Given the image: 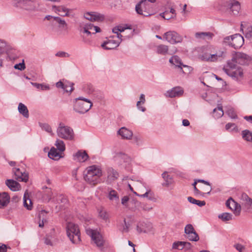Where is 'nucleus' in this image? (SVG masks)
<instances>
[{"instance_id": "obj_30", "label": "nucleus", "mask_w": 252, "mask_h": 252, "mask_svg": "<svg viewBox=\"0 0 252 252\" xmlns=\"http://www.w3.org/2000/svg\"><path fill=\"white\" fill-rule=\"evenodd\" d=\"M54 11L61 16H69V9L63 6H55Z\"/></svg>"}, {"instance_id": "obj_54", "label": "nucleus", "mask_w": 252, "mask_h": 252, "mask_svg": "<svg viewBox=\"0 0 252 252\" xmlns=\"http://www.w3.org/2000/svg\"><path fill=\"white\" fill-rule=\"evenodd\" d=\"M6 43L3 40H0V57L3 54L6 50Z\"/></svg>"}, {"instance_id": "obj_51", "label": "nucleus", "mask_w": 252, "mask_h": 252, "mask_svg": "<svg viewBox=\"0 0 252 252\" xmlns=\"http://www.w3.org/2000/svg\"><path fill=\"white\" fill-rule=\"evenodd\" d=\"M48 212L45 211V210H42L39 213V218L40 220H43V221H45V222H47V214Z\"/></svg>"}, {"instance_id": "obj_55", "label": "nucleus", "mask_w": 252, "mask_h": 252, "mask_svg": "<svg viewBox=\"0 0 252 252\" xmlns=\"http://www.w3.org/2000/svg\"><path fill=\"white\" fill-rule=\"evenodd\" d=\"M247 39L252 40V27L248 28L245 33Z\"/></svg>"}, {"instance_id": "obj_53", "label": "nucleus", "mask_w": 252, "mask_h": 252, "mask_svg": "<svg viewBox=\"0 0 252 252\" xmlns=\"http://www.w3.org/2000/svg\"><path fill=\"white\" fill-rule=\"evenodd\" d=\"M67 202V200L66 198L62 194L59 195L57 198L56 199V203H63L66 204Z\"/></svg>"}, {"instance_id": "obj_22", "label": "nucleus", "mask_w": 252, "mask_h": 252, "mask_svg": "<svg viewBox=\"0 0 252 252\" xmlns=\"http://www.w3.org/2000/svg\"><path fill=\"white\" fill-rule=\"evenodd\" d=\"M160 15L164 19L169 20L174 19L176 16L175 10L173 8H169L168 10H166L160 14Z\"/></svg>"}, {"instance_id": "obj_64", "label": "nucleus", "mask_w": 252, "mask_h": 252, "mask_svg": "<svg viewBox=\"0 0 252 252\" xmlns=\"http://www.w3.org/2000/svg\"><path fill=\"white\" fill-rule=\"evenodd\" d=\"M234 247L239 252H243L245 249V247L240 244H235Z\"/></svg>"}, {"instance_id": "obj_17", "label": "nucleus", "mask_w": 252, "mask_h": 252, "mask_svg": "<svg viewBox=\"0 0 252 252\" xmlns=\"http://www.w3.org/2000/svg\"><path fill=\"white\" fill-rule=\"evenodd\" d=\"M13 172L18 181L24 182H27L28 181L29 174L28 173L21 171L19 168L13 169Z\"/></svg>"}, {"instance_id": "obj_2", "label": "nucleus", "mask_w": 252, "mask_h": 252, "mask_svg": "<svg viewBox=\"0 0 252 252\" xmlns=\"http://www.w3.org/2000/svg\"><path fill=\"white\" fill-rule=\"evenodd\" d=\"M225 52L222 50H216L213 46L207 47L201 56V59L204 61L215 62L224 58Z\"/></svg>"}, {"instance_id": "obj_48", "label": "nucleus", "mask_w": 252, "mask_h": 252, "mask_svg": "<svg viewBox=\"0 0 252 252\" xmlns=\"http://www.w3.org/2000/svg\"><path fill=\"white\" fill-rule=\"evenodd\" d=\"M185 233L187 235L193 234V233H196L193 226L191 224H188L186 225L185 227Z\"/></svg>"}, {"instance_id": "obj_43", "label": "nucleus", "mask_w": 252, "mask_h": 252, "mask_svg": "<svg viewBox=\"0 0 252 252\" xmlns=\"http://www.w3.org/2000/svg\"><path fill=\"white\" fill-rule=\"evenodd\" d=\"M218 217L222 220L226 221L231 220L232 219V215L228 213H223L220 214Z\"/></svg>"}, {"instance_id": "obj_52", "label": "nucleus", "mask_w": 252, "mask_h": 252, "mask_svg": "<svg viewBox=\"0 0 252 252\" xmlns=\"http://www.w3.org/2000/svg\"><path fill=\"white\" fill-rule=\"evenodd\" d=\"M187 235V238L189 241L196 242L199 240V237L196 232L193 233V234H189Z\"/></svg>"}, {"instance_id": "obj_57", "label": "nucleus", "mask_w": 252, "mask_h": 252, "mask_svg": "<svg viewBox=\"0 0 252 252\" xmlns=\"http://www.w3.org/2000/svg\"><path fill=\"white\" fill-rule=\"evenodd\" d=\"M182 241H178L175 242L173 244L172 248L174 249H178L179 250H183V247H182Z\"/></svg>"}, {"instance_id": "obj_59", "label": "nucleus", "mask_w": 252, "mask_h": 252, "mask_svg": "<svg viewBox=\"0 0 252 252\" xmlns=\"http://www.w3.org/2000/svg\"><path fill=\"white\" fill-rule=\"evenodd\" d=\"M182 247H183V250L185 251H188L191 249V244L189 242L182 241Z\"/></svg>"}, {"instance_id": "obj_8", "label": "nucleus", "mask_w": 252, "mask_h": 252, "mask_svg": "<svg viewBox=\"0 0 252 252\" xmlns=\"http://www.w3.org/2000/svg\"><path fill=\"white\" fill-rule=\"evenodd\" d=\"M79 30L81 33H86L87 35L101 32V29L99 27L94 26L91 23L81 24L79 27Z\"/></svg>"}, {"instance_id": "obj_19", "label": "nucleus", "mask_w": 252, "mask_h": 252, "mask_svg": "<svg viewBox=\"0 0 252 252\" xmlns=\"http://www.w3.org/2000/svg\"><path fill=\"white\" fill-rule=\"evenodd\" d=\"M227 6L234 15L238 14L241 8L240 3L235 0H229L227 2Z\"/></svg>"}, {"instance_id": "obj_20", "label": "nucleus", "mask_w": 252, "mask_h": 252, "mask_svg": "<svg viewBox=\"0 0 252 252\" xmlns=\"http://www.w3.org/2000/svg\"><path fill=\"white\" fill-rule=\"evenodd\" d=\"M126 29H129L132 30L131 32V33H132L134 32V30L132 29V27L131 25H125L122 26H118L117 27H116L113 29V32L114 33L117 34L116 36H118L119 37H122V35L119 33V32H124Z\"/></svg>"}, {"instance_id": "obj_25", "label": "nucleus", "mask_w": 252, "mask_h": 252, "mask_svg": "<svg viewBox=\"0 0 252 252\" xmlns=\"http://www.w3.org/2000/svg\"><path fill=\"white\" fill-rule=\"evenodd\" d=\"M247 59V55L244 53L238 52L237 53L235 56L233 57L232 61L229 62H232L234 63H238L239 64H243L244 63V61Z\"/></svg>"}, {"instance_id": "obj_33", "label": "nucleus", "mask_w": 252, "mask_h": 252, "mask_svg": "<svg viewBox=\"0 0 252 252\" xmlns=\"http://www.w3.org/2000/svg\"><path fill=\"white\" fill-rule=\"evenodd\" d=\"M18 110L19 112L24 117L28 118L29 117V110L27 106L22 103H20L18 105Z\"/></svg>"}, {"instance_id": "obj_40", "label": "nucleus", "mask_w": 252, "mask_h": 252, "mask_svg": "<svg viewBox=\"0 0 252 252\" xmlns=\"http://www.w3.org/2000/svg\"><path fill=\"white\" fill-rule=\"evenodd\" d=\"M46 189L43 197V199L47 201L48 202H49L52 198L53 192L51 190V188H48L47 187H45Z\"/></svg>"}, {"instance_id": "obj_60", "label": "nucleus", "mask_w": 252, "mask_h": 252, "mask_svg": "<svg viewBox=\"0 0 252 252\" xmlns=\"http://www.w3.org/2000/svg\"><path fill=\"white\" fill-rule=\"evenodd\" d=\"M26 68L25 64L24 62V60L23 61V62L21 63H19L18 64H16L14 65V68L16 69H18L20 70H23Z\"/></svg>"}, {"instance_id": "obj_18", "label": "nucleus", "mask_w": 252, "mask_h": 252, "mask_svg": "<svg viewBox=\"0 0 252 252\" xmlns=\"http://www.w3.org/2000/svg\"><path fill=\"white\" fill-rule=\"evenodd\" d=\"M84 17L85 19L92 22L101 21L103 19L102 15L94 12L85 13Z\"/></svg>"}, {"instance_id": "obj_37", "label": "nucleus", "mask_w": 252, "mask_h": 252, "mask_svg": "<svg viewBox=\"0 0 252 252\" xmlns=\"http://www.w3.org/2000/svg\"><path fill=\"white\" fill-rule=\"evenodd\" d=\"M223 111L221 106H218L213 110V116L216 119L221 117L223 115Z\"/></svg>"}, {"instance_id": "obj_44", "label": "nucleus", "mask_w": 252, "mask_h": 252, "mask_svg": "<svg viewBox=\"0 0 252 252\" xmlns=\"http://www.w3.org/2000/svg\"><path fill=\"white\" fill-rule=\"evenodd\" d=\"M188 200L191 203L196 204L200 207L203 206L205 205L206 203L204 201H200L198 200H196L192 197H188Z\"/></svg>"}, {"instance_id": "obj_47", "label": "nucleus", "mask_w": 252, "mask_h": 252, "mask_svg": "<svg viewBox=\"0 0 252 252\" xmlns=\"http://www.w3.org/2000/svg\"><path fill=\"white\" fill-rule=\"evenodd\" d=\"M74 158H89V155L85 150H79L73 155Z\"/></svg>"}, {"instance_id": "obj_42", "label": "nucleus", "mask_w": 252, "mask_h": 252, "mask_svg": "<svg viewBox=\"0 0 252 252\" xmlns=\"http://www.w3.org/2000/svg\"><path fill=\"white\" fill-rule=\"evenodd\" d=\"M240 198L241 200L244 201L246 204L252 205V199L250 198L247 193H242Z\"/></svg>"}, {"instance_id": "obj_41", "label": "nucleus", "mask_w": 252, "mask_h": 252, "mask_svg": "<svg viewBox=\"0 0 252 252\" xmlns=\"http://www.w3.org/2000/svg\"><path fill=\"white\" fill-rule=\"evenodd\" d=\"M99 217L103 220L107 221L109 219V215L103 208L98 210Z\"/></svg>"}, {"instance_id": "obj_58", "label": "nucleus", "mask_w": 252, "mask_h": 252, "mask_svg": "<svg viewBox=\"0 0 252 252\" xmlns=\"http://www.w3.org/2000/svg\"><path fill=\"white\" fill-rule=\"evenodd\" d=\"M233 39V35L231 36H226L223 38V43L230 46V43H232Z\"/></svg>"}, {"instance_id": "obj_36", "label": "nucleus", "mask_w": 252, "mask_h": 252, "mask_svg": "<svg viewBox=\"0 0 252 252\" xmlns=\"http://www.w3.org/2000/svg\"><path fill=\"white\" fill-rule=\"evenodd\" d=\"M31 84L39 90L47 91L50 89L49 85L44 83L39 84L37 83L31 82Z\"/></svg>"}, {"instance_id": "obj_56", "label": "nucleus", "mask_w": 252, "mask_h": 252, "mask_svg": "<svg viewBox=\"0 0 252 252\" xmlns=\"http://www.w3.org/2000/svg\"><path fill=\"white\" fill-rule=\"evenodd\" d=\"M139 204V209L145 211H149L152 209V207L143 203L138 202Z\"/></svg>"}, {"instance_id": "obj_14", "label": "nucleus", "mask_w": 252, "mask_h": 252, "mask_svg": "<svg viewBox=\"0 0 252 252\" xmlns=\"http://www.w3.org/2000/svg\"><path fill=\"white\" fill-rule=\"evenodd\" d=\"M107 184H111L113 182L118 179L119 174V173L111 167H108L106 168Z\"/></svg>"}, {"instance_id": "obj_11", "label": "nucleus", "mask_w": 252, "mask_h": 252, "mask_svg": "<svg viewBox=\"0 0 252 252\" xmlns=\"http://www.w3.org/2000/svg\"><path fill=\"white\" fill-rule=\"evenodd\" d=\"M163 39L172 44L180 42L182 37L176 32L169 31L165 32L163 36Z\"/></svg>"}, {"instance_id": "obj_5", "label": "nucleus", "mask_w": 252, "mask_h": 252, "mask_svg": "<svg viewBox=\"0 0 252 252\" xmlns=\"http://www.w3.org/2000/svg\"><path fill=\"white\" fill-rule=\"evenodd\" d=\"M93 106L92 102L89 99L82 97L76 98L73 106V110L80 114L88 112Z\"/></svg>"}, {"instance_id": "obj_6", "label": "nucleus", "mask_w": 252, "mask_h": 252, "mask_svg": "<svg viewBox=\"0 0 252 252\" xmlns=\"http://www.w3.org/2000/svg\"><path fill=\"white\" fill-rule=\"evenodd\" d=\"M57 135L61 138L71 140L74 138L73 129L69 126L60 123L57 129Z\"/></svg>"}, {"instance_id": "obj_26", "label": "nucleus", "mask_w": 252, "mask_h": 252, "mask_svg": "<svg viewBox=\"0 0 252 252\" xmlns=\"http://www.w3.org/2000/svg\"><path fill=\"white\" fill-rule=\"evenodd\" d=\"M169 62L173 64V65H175L176 66H178V67H180L183 72V69L182 67V66L184 67H187L189 68H190V67L189 66L186 65H184L182 63L180 58L179 57H178L177 56H174L172 57L169 60Z\"/></svg>"}, {"instance_id": "obj_45", "label": "nucleus", "mask_w": 252, "mask_h": 252, "mask_svg": "<svg viewBox=\"0 0 252 252\" xmlns=\"http://www.w3.org/2000/svg\"><path fill=\"white\" fill-rule=\"evenodd\" d=\"M39 126L43 130L49 133L51 135H53L51 127L49 125L46 123H39Z\"/></svg>"}, {"instance_id": "obj_61", "label": "nucleus", "mask_w": 252, "mask_h": 252, "mask_svg": "<svg viewBox=\"0 0 252 252\" xmlns=\"http://www.w3.org/2000/svg\"><path fill=\"white\" fill-rule=\"evenodd\" d=\"M124 225L123 226V229L122 230V232H128L129 231V228L130 226V224L127 222L126 219H124Z\"/></svg>"}, {"instance_id": "obj_3", "label": "nucleus", "mask_w": 252, "mask_h": 252, "mask_svg": "<svg viewBox=\"0 0 252 252\" xmlns=\"http://www.w3.org/2000/svg\"><path fill=\"white\" fill-rule=\"evenodd\" d=\"M223 70L228 76L236 81H240L243 78V69L232 62H228Z\"/></svg>"}, {"instance_id": "obj_63", "label": "nucleus", "mask_w": 252, "mask_h": 252, "mask_svg": "<svg viewBox=\"0 0 252 252\" xmlns=\"http://www.w3.org/2000/svg\"><path fill=\"white\" fill-rule=\"evenodd\" d=\"M57 57L61 58H67L69 57V55L65 52L59 51L56 54Z\"/></svg>"}, {"instance_id": "obj_7", "label": "nucleus", "mask_w": 252, "mask_h": 252, "mask_svg": "<svg viewBox=\"0 0 252 252\" xmlns=\"http://www.w3.org/2000/svg\"><path fill=\"white\" fill-rule=\"evenodd\" d=\"M55 145L60 152H58L57 149L55 148L52 147L48 152V157L50 158L51 156H52L54 157H59V158H63L62 152H63L65 149L64 142L60 139H57Z\"/></svg>"}, {"instance_id": "obj_50", "label": "nucleus", "mask_w": 252, "mask_h": 252, "mask_svg": "<svg viewBox=\"0 0 252 252\" xmlns=\"http://www.w3.org/2000/svg\"><path fill=\"white\" fill-rule=\"evenodd\" d=\"M225 128L227 130L230 131H236L238 129L237 126L234 123L227 124L225 126Z\"/></svg>"}, {"instance_id": "obj_1", "label": "nucleus", "mask_w": 252, "mask_h": 252, "mask_svg": "<svg viewBox=\"0 0 252 252\" xmlns=\"http://www.w3.org/2000/svg\"><path fill=\"white\" fill-rule=\"evenodd\" d=\"M84 178L85 181L92 186H95L100 183L102 175L101 169L96 165L88 167L85 171Z\"/></svg>"}, {"instance_id": "obj_21", "label": "nucleus", "mask_w": 252, "mask_h": 252, "mask_svg": "<svg viewBox=\"0 0 252 252\" xmlns=\"http://www.w3.org/2000/svg\"><path fill=\"white\" fill-rule=\"evenodd\" d=\"M118 133L122 138L125 139H130L133 136L132 132L125 127H121L118 131Z\"/></svg>"}, {"instance_id": "obj_29", "label": "nucleus", "mask_w": 252, "mask_h": 252, "mask_svg": "<svg viewBox=\"0 0 252 252\" xmlns=\"http://www.w3.org/2000/svg\"><path fill=\"white\" fill-rule=\"evenodd\" d=\"M147 3L146 0H142L139 3L136 4L135 10L137 13L143 15L144 16H148L151 15V14H150L146 11H144V13L143 12L142 6L146 5Z\"/></svg>"}, {"instance_id": "obj_38", "label": "nucleus", "mask_w": 252, "mask_h": 252, "mask_svg": "<svg viewBox=\"0 0 252 252\" xmlns=\"http://www.w3.org/2000/svg\"><path fill=\"white\" fill-rule=\"evenodd\" d=\"M243 138L248 141L252 142V132L249 130H244L242 132Z\"/></svg>"}, {"instance_id": "obj_34", "label": "nucleus", "mask_w": 252, "mask_h": 252, "mask_svg": "<svg viewBox=\"0 0 252 252\" xmlns=\"http://www.w3.org/2000/svg\"><path fill=\"white\" fill-rule=\"evenodd\" d=\"M168 47L165 45L160 44L156 48V52L158 54L165 55L168 53Z\"/></svg>"}, {"instance_id": "obj_23", "label": "nucleus", "mask_w": 252, "mask_h": 252, "mask_svg": "<svg viewBox=\"0 0 252 252\" xmlns=\"http://www.w3.org/2000/svg\"><path fill=\"white\" fill-rule=\"evenodd\" d=\"M195 36L197 39L210 40L214 36V34L211 32H196Z\"/></svg>"}, {"instance_id": "obj_46", "label": "nucleus", "mask_w": 252, "mask_h": 252, "mask_svg": "<svg viewBox=\"0 0 252 252\" xmlns=\"http://www.w3.org/2000/svg\"><path fill=\"white\" fill-rule=\"evenodd\" d=\"M24 205L27 209L30 210L32 208V203L31 200L29 198H27L26 195L24 196Z\"/></svg>"}, {"instance_id": "obj_27", "label": "nucleus", "mask_w": 252, "mask_h": 252, "mask_svg": "<svg viewBox=\"0 0 252 252\" xmlns=\"http://www.w3.org/2000/svg\"><path fill=\"white\" fill-rule=\"evenodd\" d=\"M5 184L12 191L18 190L21 186L16 181L12 179H8L6 181Z\"/></svg>"}, {"instance_id": "obj_35", "label": "nucleus", "mask_w": 252, "mask_h": 252, "mask_svg": "<svg viewBox=\"0 0 252 252\" xmlns=\"http://www.w3.org/2000/svg\"><path fill=\"white\" fill-rule=\"evenodd\" d=\"M145 95L144 94H141L140 97V100L137 101L136 104V106L138 110L141 111L142 112H145L146 111L145 107L143 106H141V104H143L145 102Z\"/></svg>"}, {"instance_id": "obj_10", "label": "nucleus", "mask_w": 252, "mask_h": 252, "mask_svg": "<svg viewBox=\"0 0 252 252\" xmlns=\"http://www.w3.org/2000/svg\"><path fill=\"white\" fill-rule=\"evenodd\" d=\"M16 6L27 10H33L36 7V2L31 0H16Z\"/></svg>"}, {"instance_id": "obj_24", "label": "nucleus", "mask_w": 252, "mask_h": 252, "mask_svg": "<svg viewBox=\"0 0 252 252\" xmlns=\"http://www.w3.org/2000/svg\"><path fill=\"white\" fill-rule=\"evenodd\" d=\"M183 90L180 87H175L172 90L168 91L166 93V95L170 97H175L179 96L183 94Z\"/></svg>"}, {"instance_id": "obj_28", "label": "nucleus", "mask_w": 252, "mask_h": 252, "mask_svg": "<svg viewBox=\"0 0 252 252\" xmlns=\"http://www.w3.org/2000/svg\"><path fill=\"white\" fill-rule=\"evenodd\" d=\"M10 196L7 193L3 192L0 193V208L6 206L9 202Z\"/></svg>"}, {"instance_id": "obj_49", "label": "nucleus", "mask_w": 252, "mask_h": 252, "mask_svg": "<svg viewBox=\"0 0 252 252\" xmlns=\"http://www.w3.org/2000/svg\"><path fill=\"white\" fill-rule=\"evenodd\" d=\"M56 87L58 88H62L63 89L65 92L67 93H71L72 88H70L69 89H68L67 88V86L65 85V84L63 83L61 81H59L56 83ZM69 87H71L70 86H69Z\"/></svg>"}, {"instance_id": "obj_15", "label": "nucleus", "mask_w": 252, "mask_h": 252, "mask_svg": "<svg viewBox=\"0 0 252 252\" xmlns=\"http://www.w3.org/2000/svg\"><path fill=\"white\" fill-rule=\"evenodd\" d=\"M153 229V225L150 222L139 223L136 226V230L139 233L150 232Z\"/></svg>"}, {"instance_id": "obj_39", "label": "nucleus", "mask_w": 252, "mask_h": 252, "mask_svg": "<svg viewBox=\"0 0 252 252\" xmlns=\"http://www.w3.org/2000/svg\"><path fill=\"white\" fill-rule=\"evenodd\" d=\"M54 21L59 25L60 28L66 29L67 28V25L66 22L64 20H62L59 17H54Z\"/></svg>"}, {"instance_id": "obj_62", "label": "nucleus", "mask_w": 252, "mask_h": 252, "mask_svg": "<svg viewBox=\"0 0 252 252\" xmlns=\"http://www.w3.org/2000/svg\"><path fill=\"white\" fill-rule=\"evenodd\" d=\"M226 113L228 116L232 119H236L237 117L236 114L233 109H230L228 110Z\"/></svg>"}, {"instance_id": "obj_31", "label": "nucleus", "mask_w": 252, "mask_h": 252, "mask_svg": "<svg viewBox=\"0 0 252 252\" xmlns=\"http://www.w3.org/2000/svg\"><path fill=\"white\" fill-rule=\"evenodd\" d=\"M108 198L109 199L115 203H118L119 202V196L117 192L113 189H110L109 190L108 195Z\"/></svg>"}, {"instance_id": "obj_13", "label": "nucleus", "mask_w": 252, "mask_h": 252, "mask_svg": "<svg viewBox=\"0 0 252 252\" xmlns=\"http://www.w3.org/2000/svg\"><path fill=\"white\" fill-rule=\"evenodd\" d=\"M227 207L231 210L235 216H239L241 212V206L232 197L229 198L225 203Z\"/></svg>"}, {"instance_id": "obj_32", "label": "nucleus", "mask_w": 252, "mask_h": 252, "mask_svg": "<svg viewBox=\"0 0 252 252\" xmlns=\"http://www.w3.org/2000/svg\"><path fill=\"white\" fill-rule=\"evenodd\" d=\"M162 177L164 180V182L162 183L163 186L168 187L173 182L172 178L166 171L162 174Z\"/></svg>"}, {"instance_id": "obj_16", "label": "nucleus", "mask_w": 252, "mask_h": 252, "mask_svg": "<svg viewBox=\"0 0 252 252\" xmlns=\"http://www.w3.org/2000/svg\"><path fill=\"white\" fill-rule=\"evenodd\" d=\"M244 43L243 37L239 33L233 35L232 43H230V46L235 49L240 48L242 46Z\"/></svg>"}, {"instance_id": "obj_12", "label": "nucleus", "mask_w": 252, "mask_h": 252, "mask_svg": "<svg viewBox=\"0 0 252 252\" xmlns=\"http://www.w3.org/2000/svg\"><path fill=\"white\" fill-rule=\"evenodd\" d=\"M87 233L91 235L92 239L97 247L102 250L104 244V240L102 236L99 233H96L93 229L87 230Z\"/></svg>"}, {"instance_id": "obj_9", "label": "nucleus", "mask_w": 252, "mask_h": 252, "mask_svg": "<svg viewBox=\"0 0 252 252\" xmlns=\"http://www.w3.org/2000/svg\"><path fill=\"white\" fill-rule=\"evenodd\" d=\"M122 41L118 36H113L101 44V47L106 50H112L117 48Z\"/></svg>"}, {"instance_id": "obj_4", "label": "nucleus", "mask_w": 252, "mask_h": 252, "mask_svg": "<svg viewBox=\"0 0 252 252\" xmlns=\"http://www.w3.org/2000/svg\"><path fill=\"white\" fill-rule=\"evenodd\" d=\"M67 237L73 244H78L81 241L80 232L78 225L72 222H68L66 225Z\"/></svg>"}]
</instances>
